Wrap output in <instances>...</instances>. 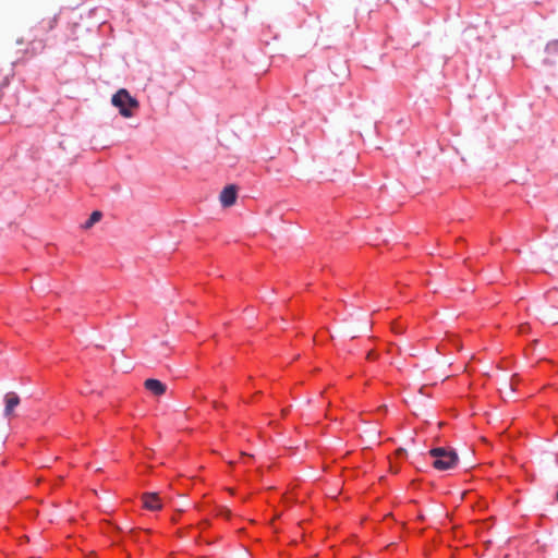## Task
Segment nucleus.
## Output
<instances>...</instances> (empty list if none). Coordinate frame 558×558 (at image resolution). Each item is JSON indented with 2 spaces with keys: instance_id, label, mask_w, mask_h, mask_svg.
<instances>
[{
  "instance_id": "obj_1",
  "label": "nucleus",
  "mask_w": 558,
  "mask_h": 558,
  "mask_svg": "<svg viewBox=\"0 0 558 558\" xmlns=\"http://www.w3.org/2000/svg\"><path fill=\"white\" fill-rule=\"evenodd\" d=\"M111 104L119 109L124 118H131L134 110L138 109V101L130 95L125 88L119 89L111 98Z\"/></svg>"
},
{
  "instance_id": "obj_2",
  "label": "nucleus",
  "mask_w": 558,
  "mask_h": 558,
  "mask_svg": "<svg viewBox=\"0 0 558 558\" xmlns=\"http://www.w3.org/2000/svg\"><path fill=\"white\" fill-rule=\"evenodd\" d=\"M429 454L434 458L433 466L440 471L452 469L458 463V454L452 449L434 448Z\"/></svg>"
},
{
  "instance_id": "obj_3",
  "label": "nucleus",
  "mask_w": 558,
  "mask_h": 558,
  "mask_svg": "<svg viewBox=\"0 0 558 558\" xmlns=\"http://www.w3.org/2000/svg\"><path fill=\"white\" fill-rule=\"evenodd\" d=\"M220 203L223 207L232 206L236 201V189L234 185L226 186L219 196Z\"/></svg>"
},
{
  "instance_id": "obj_4",
  "label": "nucleus",
  "mask_w": 558,
  "mask_h": 558,
  "mask_svg": "<svg viewBox=\"0 0 558 558\" xmlns=\"http://www.w3.org/2000/svg\"><path fill=\"white\" fill-rule=\"evenodd\" d=\"M143 505L146 509L156 511L162 508V504L157 493H145L142 496Z\"/></svg>"
},
{
  "instance_id": "obj_5",
  "label": "nucleus",
  "mask_w": 558,
  "mask_h": 558,
  "mask_svg": "<svg viewBox=\"0 0 558 558\" xmlns=\"http://www.w3.org/2000/svg\"><path fill=\"white\" fill-rule=\"evenodd\" d=\"M4 416L11 417L13 415L14 409L20 404V397L15 392H8L4 396Z\"/></svg>"
},
{
  "instance_id": "obj_6",
  "label": "nucleus",
  "mask_w": 558,
  "mask_h": 558,
  "mask_svg": "<svg viewBox=\"0 0 558 558\" xmlns=\"http://www.w3.org/2000/svg\"><path fill=\"white\" fill-rule=\"evenodd\" d=\"M144 387L155 396H161L167 391V386L155 378L146 379Z\"/></svg>"
},
{
  "instance_id": "obj_7",
  "label": "nucleus",
  "mask_w": 558,
  "mask_h": 558,
  "mask_svg": "<svg viewBox=\"0 0 558 558\" xmlns=\"http://www.w3.org/2000/svg\"><path fill=\"white\" fill-rule=\"evenodd\" d=\"M57 23H58L57 13H53L52 15L43 17L40 20L41 29L44 32H50L51 29H53L56 27Z\"/></svg>"
},
{
  "instance_id": "obj_8",
  "label": "nucleus",
  "mask_w": 558,
  "mask_h": 558,
  "mask_svg": "<svg viewBox=\"0 0 558 558\" xmlns=\"http://www.w3.org/2000/svg\"><path fill=\"white\" fill-rule=\"evenodd\" d=\"M545 52L548 57L544 60L545 63L551 64L554 62L550 57H556L558 54V40H551L546 45Z\"/></svg>"
},
{
  "instance_id": "obj_9",
  "label": "nucleus",
  "mask_w": 558,
  "mask_h": 558,
  "mask_svg": "<svg viewBox=\"0 0 558 558\" xmlns=\"http://www.w3.org/2000/svg\"><path fill=\"white\" fill-rule=\"evenodd\" d=\"M102 217L101 211L95 210L90 214L89 218L83 225L84 229H90L95 223H97Z\"/></svg>"
},
{
  "instance_id": "obj_10",
  "label": "nucleus",
  "mask_w": 558,
  "mask_h": 558,
  "mask_svg": "<svg viewBox=\"0 0 558 558\" xmlns=\"http://www.w3.org/2000/svg\"><path fill=\"white\" fill-rule=\"evenodd\" d=\"M396 454H397V456H403V454H405V450H404V449H402V448H400V449H398V450L396 451Z\"/></svg>"
},
{
  "instance_id": "obj_11",
  "label": "nucleus",
  "mask_w": 558,
  "mask_h": 558,
  "mask_svg": "<svg viewBox=\"0 0 558 558\" xmlns=\"http://www.w3.org/2000/svg\"><path fill=\"white\" fill-rule=\"evenodd\" d=\"M373 357H374V353H373L372 351H371V352H368V354H367V359H373Z\"/></svg>"
},
{
  "instance_id": "obj_12",
  "label": "nucleus",
  "mask_w": 558,
  "mask_h": 558,
  "mask_svg": "<svg viewBox=\"0 0 558 558\" xmlns=\"http://www.w3.org/2000/svg\"><path fill=\"white\" fill-rule=\"evenodd\" d=\"M399 327H396L395 332H400Z\"/></svg>"
},
{
  "instance_id": "obj_13",
  "label": "nucleus",
  "mask_w": 558,
  "mask_h": 558,
  "mask_svg": "<svg viewBox=\"0 0 558 558\" xmlns=\"http://www.w3.org/2000/svg\"><path fill=\"white\" fill-rule=\"evenodd\" d=\"M399 327H396L395 332H400Z\"/></svg>"
},
{
  "instance_id": "obj_14",
  "label": "nucleus",
  "mask_w": 558,
  "mask_h": 558,
  "mask_svg": "<svg viewBox=\"0 0 558 558\" xmlns=\"http://www.w3.org/2000/svg\"><path fill=\"white\" fill-rule=\"evenodd\" d=\"M223 513H225L226 515H229V510H225V511H223Z\"/></svg>"
},
{
  "instance_id": "obj_15",
  "label": "nucleus",
  "mask_w": 558,
  "mask_h": 558,
  "mask_svg": "<svg viewBox=\"0 0 558 558\" xmlns=\"http://www.w3.org/2000/svg\"><path fill=\"white\" fill-rule=\"evenodd\" d=\"M214 407H215V408H218V407H219V404H218L217 402H214Z\"/></svg>"
},
{
  "instance_id": "obj_16",
  "label": "nucleus",
  "mask_w": 558,
  "mask_h": 558,
  "mask_svg": "<svg viewBox=\"0 0 558 558\" xmlns=\"http://www.w3.org/2000/svg\"><path fill=\"white\" fill-rule=\"evenodd\" d=\"M556 497H557V501H558V492H557V496Z\"/></svg>"
}]
</instances>
